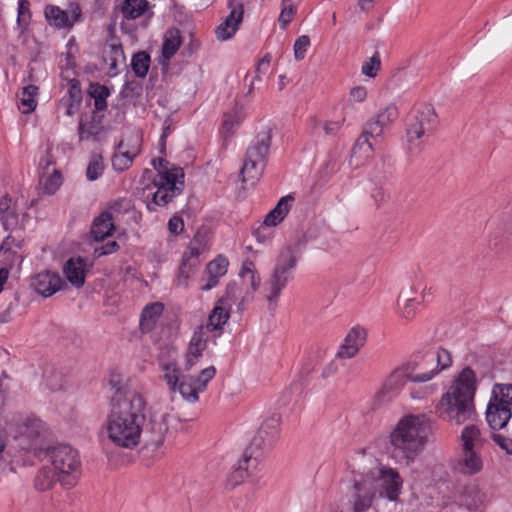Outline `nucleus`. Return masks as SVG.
<instances>
[{
  "label": "nucleus",
  "instance_id": "obj_1",
  "mask_svg": "<svg viewBox=\"0 0 512 512\" xmlns=\"http://www.w3.org/2000/svg\"><path fill=\"white\" fill-rule=\"evenodd\" d=\"M111 398L110 411L105 421L107 439L117 447L133 449L140 443L146 419V401L135 390L117 387Z\"/></svg>",
  "mask_w": 512,
  "mask_h": 512
},
{
  "label": "nucleus",
  "instance_id": "obj_44",
  "mask_svg": "<svg viewBox=\"0 0 512 512\" xmlns=\"http://www.w3.org/2000/svg\"><path fill=\"white\" fill-rule=\"evenodd\" d=\"M164 371L163 378L166 381L171 392H175L179 382V369L176 362H167L162 365Z\"/></svg>",
  "mask_w": 512,
  "mask_h": 512
},
{
  "label": "nucleus",
  "instance_id": "obj_26",
  "mask_svg": "<svg viewBox=\"0 0 512 512\" xmlns=\"http://www.w3.org/2000/svg\"><path fill=\"white\" fill-rule=\"evenodd\" d=\"M114 230L115 222L108 216V213L102 212L94 219L90 233L95 241H102L112 235Z\"/></svg>",
  "mask_w": 512,
  "mask_h": 512
},
{
  "label": "nucleus",
  "instance_id": "obj_14",
  "mask_svg": "<svg viewBox=\"0 0 512 512\" xmlns=\"http://www.w3.org/2000/svg\"><path fill=\"white\" fill-rule=\"evenodd\" d=\"M228 8L230 9L229 15L215 30L217 39L222 41L231 38L235 34L243 19L244 8L242 1L230 0Z\"/></svg>",
  "mask_w": 512,
  "mask_h": 512
},
{
  "label": "nucleus",
  "instance_id": "obj_31",
  "mask_svg": "<svg viewBox=\"0 0 512 512\" xmlns=\"http://www.w3.org/2000/svg\"><path fill=\"white\" fill-rule=\"evenodd\" d=\"M229 310L230 308H228L226 305L217 302L209 315L206 326H204L205 331L208 333L221 329L230 317Z\"/></svg>",
  "mask_w": 512,
  "mask_h": 512
},
{
  "label": "nucleus",
  "instance_id": "obj_21",
  "mask_svg": "<svg viewBox=\"0 0 512 512\" xmlns=\"http://www.w3.org/2000/svg\"><path fill=\"white\" fill-rule=\"evenodd\" d=\"M454 470L463 475H475L483 469V460L480 452L475 449L462 448V454L454 463Z\"/></svg>",
  "mask_w": 512,
  "mask_h": 512
},
{
  "label": "nucleus",
  "instance_id": "obj_11",
  "mask_svg": "<svg viewBox=\"0 0 512 512\" xmlns=\"http://www.w3.org/2000/svg\"><path fill=\"white\" fill-rule=\"evenodd\" d=\"M367 477L377 480L381 488L380 495L390 501H396L401 493L403 479L397 470L381 466L369 471Z\"/></svg>",
  "mask_w": 512,
  "mask_h": 512
},
{
  "label": "nucleus",
  "instance_id": "obj_37",
  "mask_svg": "<svg viewBox=\"0 0 512 512\" xmlns=\"http://www.w3.org/2000/svg\"><path fill=\"white\" fill-rule=\"evenodd\" d=\"M148 5L147 0H124L121 12L126 19H136L144 14Z\"/></svg>",
  "mask_w": 512,
  "mask_h": 512
},
{
  "label": "nucleus",
  "instance_id": "obj_55",
  "mask_svg": "<svg viewBox=\"0 0 512 512\" xmlns=\"http://www.w3.org/2000/svg\"><path fill=\"white\" fill-rule=\"evenodd\" d=\"M310 46V39L307 35L298 37L294 43V55L297 60L304 59L307 49Z\"/></svg>",
  "mask_w": 512,
  "mask_h": 512
},
{
  "label": "nucleus",
  "instance_id": "obj_40",
  "mask_svg": "<svg viewBox=\"0 0 512 512\" xmlns=\"http://www.w3.org/2000/svg\"><path fill=\"white\" fill-rule=\"evenodd\" d=\"M484 498L485 495L480 491L477 485L465 487L463 500L469 509H478L482 505Z\"/></svg>",
  "mask_w": 512,
  "mask_h": 512
},
{
  "label": "nucleus",
  "instance_id": "obj_4",
  "mask_svg": "<svg viewBox=\"0 0 512 512\" xmlns=\"http://www.w3.org/2000/svg\"><path fill=\"white\" fill-rule=\"evenodd\" d=\"M300 241L285 246L276 258L270 278L264 283V296L269 303V310L277 306L281 291L292 278L294 269L301 256Z\"/></svg>",
  "mask_w": 512,
  "mask_h": 512
},
{
  "label": "nucleus",
  "instance_id": "obj_12",
  "mask_svg": "<svg viewBox=\"0 0 512 512\" xmlns=\"http://www.w3.org/2000/svg\"><path fill=\"white\" fill-rule=\"evenodd\" d=\"M406 380L411 381V373L403 364L390 373L381 390L375 395V402L378 405L390 402L402 390Z\"/></svg>",
  "mask_w": 512,
  "mask_h": 512
},
{
  "label": "nucleus",
  "instance_id": "obj_47",
  "mask_svg": "<svg viewBox=\"0 0 512 512\" xmlns=\"http://www.w3.org/2000/svg\"><path fill=\"white\" fill-rule=\"evenodd\" d=\"M228 265V259L220 255L207 264L206 272L222 277L227 273Z\"/></svg>",
  "mask_w": 512,
  "mask_h": 512
},
{
  "label": "nucleus",
  "instance_id": "obj_6",
  "mask_svg": "<svg viewBox=\"0 0 512 512\" xmlns=\"http://www.w3.org/2000/svg\"><path fill=\"white\" fill-rule=\"evenodd\" d=\"M398 118V109L395 105H388L372 118L365 126L362 134L357 139L351 153L350 165L359 167L369 159L374 151L373 143L369 137H380L384 129Z\"/></svg>",
  "mask_w": 512,
  "mask_h": 512
},
{
  "label": "nucleus",
  "instance_id": "obj_25",
  "mask_svg": "<svg viewBox=\"0 0 512 512\" xmlns=\"http://www.w3.org/2000/svg\"><path fill=\"white\" fill-rule=\"evenodd\" d=\"M416 291L412 286L405 287L401 290L398 297L399 312L402 318L412 319L415 315L416 305L419 302L415 298Z\"/></svg>",
  "mask_w": 512,
  "mask_h": 512
},
{
  "label": "nucleus",
  "instance_id": "obj_34",
  "mask_svg": "<svg viewBox=\"0 0 512 512\" xmlns=\"http://www.w3.org/2000/svg\"><path fill=\"white\" fill-rule=\"evenodd\" d=\"M45 432V425L42 420L37 418L27 419L19 429L22 436L27 437L31 441H37Z\"/></svg>",
  "mask_w": 512,
  "mask_h": 512
},
{
  "label": "nucleus",
  "instance_id": "obj_42",
  "mask_svg": "<svg viewBox=\"0 0 512 512\" xmlns=\"http://www.w3.org/2000/svg\"><path fill=\"white\" fill-rule=\"evenodd\" d=\"M131 67L137 77L144 78L150 67V56L146 52H138L133 55Z\"/></svg>",
  "mask_w": 512,
  "mask_h": 512
},
{
  "label": "nucleus",
  "instance_id": "obj_61",
  "mask_svg": "<svg viewBox=\"0 0 512 512\" xmlns=\"http://www.w3.org/2000/svg\"><path fill=\"white\" fill-rule=\"evenodd\" d=\"M168 229L170 233L178 235L184 229L183 219L179 216H173L168 222Z\"/></svg>",
  "mask_w": 512,
  "mask_h": 512
},
{
  "label": "nucleus",
  "instance_id": "obj_46",
  "mask_svg": "<svg viewBox=\"0 0 512 512\" xmlns=\"http://www.w3.org/2000/svg\"><path fill=\"white\" fill-rule=\"evenodd\" d=\"M104 171V162L103 158L99 154H93L89 160L87 169H86V177L89 181L97 180Z\"/></svg>",
  "mask_w": 512,
  "mask_h": 512
},
{
  "label": "nucleus",
  "instance_id": "obj_2",
  "mask_svg": "<svg viewBox=\"0 0 512 512\" xmlns=\"http://www.w3.org/2000/svg\"><path fill=\"white\" fill-rule=\"evenodd\" d=\"M431 430V421L424 414L402 417L389 435L391 456L409 464L424 449Z\"/></svg>",
  "mask_w": 512,
  "mask_h": 512
},
{
  "label": "nucleus",
  "instance_id": "obj_58",
  "mask_svg": "<svg viewBox=\"0 0 512 512\" xmlns=\"http://www.w3.org/2000/svg\"><path fill=\"white\" fill-rule=\"evenodd\" d=\"M294 13L295 8L293 4L289 0H283V8L279 16V22L283 28L291 22Z\"/></svg>",
  "mask_w": 512,
  "mask_h": 512
},
{
  "label": "nucleus",
  "instance_id": "obj_63",
  "mask_svg": "<svg viewBox=\"0 0 512 512\" xmlns=\"http://www.w3.org/2000/svg\"><path fill=\"white\" fill-rule=\"evenodd\" d=\"M342 127L341 121H326L323 125V129L326 135L337 134Z\"/></svg>",
  "mask_w": 512,
  "mask_h": 512
},
{
  "label": "nucleus",
  "instance_id": "obj_19",
  "mask_svg": "<svg viewBox=\"0 0 512 512\" xmlns=\"http://www.w3.org/2000/svg\"><path fill=\"white\" fill-rule=\"evenodd\" d=\"M366 335V330L362 327L350 329L336 353V358L350 359L356 356L366 342Z\"/></svg>",
  "mask_w": 512,
  "mask_h": 512
},
{
  "label": "nucleus",
  "instance_id": "obj_39",
  "mask_svg": "<svg viewBox=\"0 0 512 512\" xmlns=\"http://www.w3.org/2000/svg\"><path fill=\"white\" fill-rule=\"evenodd\" d=\"M57 472L51 470L50 468H42L38 471L34 483L35 488L39 491H46L50 489L55 483Z\"/></svg>",
  "mask_w": 512,
  "mask_h": 512
},
{
  "label": "nucleus",
  "instance_id": "obj_9",
  "mask_svg": "<svg viewBox=\"0 0 512 512\" xmlns=\"http://www.w3.org/2000/svg\"><path fill=\"white\" fill-rule=\"evenodd\" d=\"M437 123V114L434 107L431 104L421 105L407 121V142L419 147L424 142V138L434 132Z\"/></svg>",
  "mask_w": 512,
  "mask_h": 512
},
{
  "label": "nucleus",
  "instance_id": "obj_15",
  "mask_svg": "<svg viewBox=\"0 0 512 512\" xmlns=\"http://www.w3.org/2000/svg\"><path fill=\"white\" fill-rule=\"evenodd\" d=\"M168 419V414H153L149 417L148 423L145 425L144 429L142 428L147 445L158 448L163 444L165 435L169 429Z\"/></svg>",
  "mask_w": 512,
  "mask_h": 512
},
{
  "label": "nucleus",
  "instance_id": "obj_60",
  "mask_svg": "<svg viewBox=\"0 0 512 512\" xmlns=\"http://www.w3.org/2000/svg\"><path fill=\"white\" fill-rule=\"evenodd\" d=\"M30 3L28 0H19L18 2V23H21L22 21L25 22L27 19L31 17L30 14Z\"/></svg>",
  "mask_w": 512,
  "mask_h": 512
},
{
  "label": "nucleus",
  "instance_id": "obj_57",
  "mask_svg": "<svg viewBox=\"0 0 512 512\" xmlns=\"http://www.w3.org/2000/svg\"><path fill=\"white\" fill-rule=\"evenodd\" d=\"M68 102L73 103H81L82 101V91L80 87V82L77 79H72L69 81L68 87Z\"/></svg>",
  "mask_w": 512,
  "mask_h": 512
},
{
  "label": "nucleus",
  "instance_id": "obj_54",
  "mask_svg": "<svg viewBox=\"0 0 512 512\" xmlns=\"http://www.w3.org/2000/svg\"><path fill=\"white\" fill-rule=\"evenodd\" d=\"M492 439L508 454H512V430H506L505 434L492 433Z\"/></svg>",
  "mask_w": 512,
  "mask_h": 512
},
{
  "label": "nucleus",
  "instance_id": "obj_62",
  "mask_svg": "<svg viewBox=\"0 0 512 512\" xmlns=\"http://www.w3.org/2000/svg\"><path fill=\"white\" fill-rule=\"evenodd\" d=\"M367 97V91L362 86H357L351 89L350 91V100L354 102H362Z\"/></svg>",
  "mask_w": 512,
  "mask_h": 512
},
{
  "label": "nucleus",
  "instance_id": "obj_18",
  "mask_svg": "<svg viewBox=\"0 0 512 512\" xmlns=\"http://www.w3.org/2000/svg\"><path fill=\"white\" fill-rule=\"evenodd\" d=\"M429 352L423 355H416L414 359L407 362L405 365L411 373V381L415 383H424L430 381L437 375V369L434 367L433 362H429Z\"/></svg>",
  "mask_w": 512,
  "mask_h": 512
},
{
  "label": "nucleus",
  "instance_id": "obj_16",
  "mask_svg": "<svg viewBox=\"0 0 512 512\" xmlns=\"http://www.w3.org/2000/svg\"><path fill=\"white\" fill-rule=\"evenodd\" d=\"M71 17L65 10H62L55 5H47L44 10V15L47 22L58 28H71L73 24L79 20L81 16V9L78 4L70 3Z\"/></svg>",
  "mask_w": 512,
  "mask_h": 512
},
{
  "label": "nucleus",
  "instance_id": "obj_41",
  "mask_svg": "<svg viewBox=\"0 0 512 512\" xmlns=\"http://www.w3.org/2000/svg\"><path fill=\"white\" fill-rule=\"evenodd\" d=\"M429 362L434 363V367L437 369V374L449 368L452 364V358L450 352L444 348H438L436 351H429Z\"/></svg>",
  "mask_w": 512,
  "mask_h": 512
},
{
  "label": "nucleus",
  "instance_id": "obj_23",
  "mask_svg": "<svg viewBox=\"0 0 512 512\" xmlns=\"http://www.w3.org/2000/svg\"><path fill=\"white\" fill-rule=\"evenodd\" d=\"M87 272V262L82 257L70 258L63 266L64 276L75 288H81L84 285Z\"/></svg>",
  "mask_w": 512,
  "mask_h": 512
},
{
  "label": "nucleus",
  "instance_id": "obj_27",
  "mask_svg": "<svg viewBox=\"0 0 512 512\" xmlns=\"http://www.w3.org/2000/svg\"><path fill=\"white\" fill-rule=\"evenodd\" d=\"M105 213H108V216L114 221H121L125 214L132 213L133 219L138 221L140 215H137V212L134 210V205L131 199L129 198H120L115 200L113 203L109 205Z\"/></svg>",
  "mask_w": 512,
  "mask_h": 512
},
{
  "label": "nucleus",
  "instance_id": "obj_13",
  "mask_svg": "<svg viewBox=\"0 0 512 512\" xmlns=\"http://www.w3.org/2000/svg\"><path fill=\"white\" fill-rule=\"evenodd\" d=\"M104 115L101 112L92 111L91 113L81 114L78 124L79 140L99 141L100 136L104 133L103 125Z\"/></svg>",
  "mask_w": 512,
  "mask_h": 512
},
{
  "label": "nucleus",
  "instance_id": "obj_7",
  "mask_svg": "<svg viewBox=\"0 0 512 512\" xmlns=\"http://www.w3.org/2000/svg\"><path fill=\"white\" fill-rule=\"evenodd\" d=\"M267 427V424L260 427L250 445L243 452L237 467L230 473L227 485L231 488L236 487L245 479L254 476L258 471L263 457L262 446H270L272 442V438H270L266 443Z\"/></svg>",
  "mask_w": 512,
  "mask_h": 512
},
{
  "label": "nucleus",
  "instance_id": "obj_3",
  "mask_svg": "<svg viewBox=\"0 0 512 512\" xmlns=\"http://www.w3.org/2000/svg\"><path fill=\"white\" fill-rule=\"evenodd\" d=\"M477 388L475 372L465 367L436 406L439 417L458 425L471 419L475 413L474 396Z\"/></svg>",
  "mask_w": 512,
  "mask_h": 512
},
{
  "label": "nucleus",
  "instance_id": "obj_51",
  "mask_svg": "<svg viewBox=\"0 0 512 512\" xmlns=\"http://www.w3.org/2000/svg\"><path fill=\"white\" fill-rule=\"evenodd\" d=\"M197 263L190 262V257L187 253H184L181 261V265L179 267V275H178V284L179 285H187V279L189 278V273L192 270V267Z\"/></svg>",
  "mask_w": 512,
  "mask_h": 512
},
{
  "label": "nucleus",
  "instance_id": "obj_35",
  "mask_svg": "<svg viewBox=\"0 0 512 512\" xmlns=\"http://www.w3.org/2000/svg\"><path fill=\"white\" fill-rule=\"evenodd\" d=\"M489 402L512 408V384H495Z\"/></svg>",
  "mask_w": 512,
  "mask_h": 512
},
{
  "label": "nucleus",
  "instance_id": "obj_30",
  "mask_svg": "<svg viewBox=\"0 0 512 512\" xmlns=\"http://www.w3.org/2000/svg\"><path fill=\"white\" fill-rule=\"evenodd\" d=\"M354 489L353 510L354 512H364L371 506L374 494L367 487L366 481L355 482Z\"/></svg>",
  "mask_w": 512,
  "mask_h": 512
},
{
  "label": "nucleus",
  "instance_id": "obj_38",
  "mask_svg": "<svg viewBox=\"0 0 512 512\" xmlns=\"http://www.w3.org/2000/svg\"><path fill=\"white\" fill-rule=\"evenodd\" d=\"M123 145H124V143H123V141H121L117 145V150L119 152H115L112 157L113 168L116 171H120V172L128 169L131 166L134 157L136 156V152L121 151V149L123 148Z\"/></svg>",
  "mask_w": 512,
  "mask_h": 512
},
{
  "label": "nucleus",
  "instance_id": "obj_53",
  "mask_svg": "<svg viewBox=\"0 0 512 512\" xmlns=\"http://www.w3.org/2000/svg\"><path fill=\"white\" fill-rule=\"evenodd\" d=\"M109 61H110L109 65H110L111 70L117 69V64L119 61H121V62L125 61L124 51L120 44H111L110 45Z\"/></svg>",
  "mask_w": 512,
  "mask_h": 512
},
{
  "label": "nucleus",
  "instance_id": "obj_24",
  "mask_svg": "<svg viewBox=\"0 0 512 512\" xmlns=\"http://www.w3.org/2000/svg\"><path fill=\"white\" fill-rule=\"evenodd\" d=\"M512 408L489 402L486 408V421L492 430H508L512 418Z\"/></svg>",
  "mask_w": 512,
  "mask_h": 512
},
{
  "label": "nucleus",
  "instance_id": "obj_32",
  "mask_svg": "<svg viewBox=\"0 0 512 512\" xmlns=\"http://www.w3.org/2000/svg\"><path fill=\"white\" fill-rule=\"evenodd\" d=\"M88 95L94 99V111L102 112L107 108V98L110 90L105 85L90 83Z\"/></svg>",
  "mask_w": 512,
  "mask_h": 512
},
{
  "label": "nucleus",
  "instance_id": "obj_20",
  "mask_svg": "<svg viewBox=\"0 0 512 512\" xmlns=\"http://www.w3.org/2000/svg\"><path fill=\"white\" fill-rule=\"evenodd\" d=\"M208 334L204 326H199L193 333L185 355L184 369L189 371L198 362L207 347Z\"/></svg>",
  "mask_w": 512,
  "mask_h": 512
},
{
  "label": "nucleus",
  "instance_id": "obj_52",
  "mask_svg": "<svg viewBox=\"0 0 512 512\" xmlns=\"http://www.w3.org/2000/svg\"><path fill=\"white\" fill-rule=\"evenodd\" d=\"M381 61L378 53H375L368 61L362 65L361 71L368 77H375L380 69Z\"/></svg>",
  "mask_w": 512,
  "mask_h": 512
},
{
  "label": "nucleus",
  "instance_id": "obj_5",
  "mask_svg": "<svg viewBox=\"0 0 512 512\" xmlns=\"http://www.w3.org/2000/svg\"><path fill=\"white\" fill-rule=\"evenodd\" d=\"M271 140L272 128L265 126L251 141L240 171V178L243 183L254 186L260 180L267 164Z\"/></svg>",
  "mask_w": 512,
  "mask_h": 512
},
{
  "label": "nucleus",
  "instance_id": "obj_36",
  "mask_svg": "<svg viewBox=\"0 0 512 512\" xmlns=\"http://www.w3.org/2000/svg\"><path fill=\"white\" fill-rule=\"evenodd\" d=\"M177 390L184 399L190 402H196L199 398L198 394L202 392V390H198V385L192 376H183L179 379Z\"/></svg>",
  "mask_w": 512,
  "mask_h": 512
},
{
  "label": "nucleus",
  "instance_id": "obj_28",
  "mask_svg": "<svg viewBox=\"0 0 512 512\" xmlns=\"http://www.w3.org/2000/svg\"><path fill=\"white\" fill-rule=\"evenodd\" d=\"M462 448L467 450L475 449L480 450L483 446L485 439L482 436L481 430L477 425L471 424L464 427L461 433Z\"/></svg>",
  "mask_w": 512,
  "mask_h": 512
},
{
  "label": "nucleus",
  "instance_id": "obj_45",
  "mask_svg": "<svg viewBox=\"0 0 512 512\" xmlns=\"http://www.w3.org/2000/svg\"><path fill=\"white\" fill-rule=\"evenodd\" d=\"M242 120L238 109L225 113L222 122V132L225 136H231Z\"/></svg>",
  "mask_w": 512,
  "mask_h": 512
},
{
  "label": "nucleus",
  "instance_id": "obj_17",
  "mask_svg": "<svg viewBox=\"0 0 512 512\" xmlns=\"http://www.w3.org/2000/svg\"><path fill=\"white\" fill-rule=\"evenodd\" d=\"M31 286L40 295L49 297L66 286V283L57 272L45 270L32 278Z\"/></svg>",
  "mask_w": 512,
  "mask_h": 512
},
{
  "label": "nucleus",
  "instance_id": "obj_64",
  "mask_svg": "<svg viewBox=\"0 0 512 512\" xmlns=\"http://www.w3.org/2000/svg\"><path fill=\"white\" fill-rule=\"evenodd\" d=\"M119 249V244L116 241H109L99 249H96V252L99 251V255H108L116 252Z\"/></svg>",
  "mask_w": 512,
  "mask_h": 512
},
{
  "label": "nucleus",
  "instance_id": "obj_8",
  "mask_svg": "<svg viewBox=\"0 0 512 512\" xmlns=\"http://www.w3.org/2000/svg\"><path fill=\"white\" fill-rule=\"evenodd\" d=\"M46 456L57 472V479L66 489L74 487L81 475V462L77 450L70 445L59 444L49 447Z\"/></svg>",
  "mask_w": 512,
  "mask_h": 512
},
{
  "label": "nucleus",
  "instance_id": "obj_29",
  "mask_svg": "<svg viewBox=\"0 0 512 512\" xmlns=\"http://www.w3.org/2000/svg\"><path fill=\"white\" fill-rule=\"evenodd\" d=\"M163 312V305L155 302L147 305L141 314L140 329L143 333L150 332L156 325L157 319Z\"/></svg>",
  "mask_w": 512,
  "mask_h": 512
},
{
  "label": "nucleus",
  "instance_id": "obj_50",
  "mask_svg": "<svg viewBox=\"0 0 512 512\" xmlns=\"http://www.w3.org/2000/svg\"><path fill=\"white\" fill-rule=\"evenodd\" d=\"M489 248L501 254L510 248V241L504 234H497L489 241Z\"/></svg>",
  "mask_w": 512,
  "mask_h": 512
},
{
  "label": "nucleus",
  "instance_id": "obj_49",
  "mask_svg": "<svg viewBox=\"0 0 512 512\" xmlns=\"http://www.w3.org/2000/svg\"><path fill=\"white\" fill-rule=\"evenodd\" d=\"M254 264L252 261H246L243 263L240 276L243 279H249L252 289L255 291L259 288L260 280L256 277V272L253 269Z\"/></svg>",
  "mask_w": 512,
  "mask_h": 512
},
{
  "label": "nucleus",
  "instance_id": "obj_22",
  "mask_svg": "<svg viewBox=\"0 0 512 512\" xmlns=\"http://www.w3.org/2000/svg\"><path fill=\"white\" fill-rule=\"evenodd\" d=\"M294 201V197L292 195H287L282 197L277 205L271 210L265 217L263 224L260 225L254 232L258 238L262 231L267 230L270 227H274L280 222L284 220L287 213L290 210L292 202Z\"/></svg>",
  "mask_w": 512,
  "mask_h": 512
},
{
  "label": "nucleus",
  "instance_id": "obj_43",
  "mask_svg": "<svg viewBox=\"0 0 512 512\" xmlns=\"http://www.w3.org/2000/svg\"><path fill=\"white\" fill-rule=\"evenodd\" d=\"M40 184L47 195H53L62 184L61 173L56 169L48 176H45V173H43L40 176Z\"/></svg>",
  "mask_w": 512,
  "mask_h": 512
},
{
  "label": "nucleus",
  "instance_id": "obj_48",
  "mask_svg": "<svg viewBox=\"0 0 512 512\" xmlns=\"http://www.w3.org/2000/svg\"><path fill=\"white\" fill-rule=\"evenodd\" d=\"M240 297L241 290L235 282H231L227 285L224 296H222L218 302L231 308V304L236 303Z\"/></svg>",
  "mask_w": 512,
  "mask_h": 512
},
{
  "label": "nucleus",
  "instance_id": "obj_10",
  "mask_svg": "<svg viewBox=\"0 0 512 512\" xmlns=\"http://www.w3.org/2000/svg\"><path fill=\"white\" fill-rule=\"evenodd\" d=\"M184 172L182 168L174 167L172 171H166L154 179L157 191L153 193L152 204L156 206H166L174 197L181 193L183 189Z\"/></svg>",
  "mask_w": 512,
  "mask_h": 512
},
{
  "label": "nucleus",
  "instance_id": "obj_56",
  "mask_svg": "<svg viewBox=\"0 0 512 512\" xmlns=\"http://www.w3.org/2000/svg\"><path fill=\"white\" fill-rule=\"evenodd\" d=\"M216 369L214 366H209L203 369L200 374L194 378L196 381V385H198V390H202V392L206 389L207 383L215 376Z\"/></svg>",
  "mask_w": 512,
  "mask_h": 512
},
{
  "label": "nucleus",
  "instance_id": "obj_33",
  "mask_svg": "<svg viewBox=\"0 0 512 512\" xmlns=\"http://www.w3.org/2000/svg\"><path fill=\"white\" fill-rule=\"evenodd\" d=\"M181 45V35L178 29H169L165 32L162 45V55L165 59H171Z\"/></svg>",
  "mask_w": 512,
  "mask_h": 512
},
{
  "label": "nucleus",
  "instance_id": "obj_59",
  "mask_svg": "<svg viewBox=\"0 0 512 512\" xmlns=\"http://www.w3.org/2000/svg\"><path fill=\"white\" fill-rule=\"evenodd\" d=\"M11 198L8 196H4L0 198V220L6 224L9 220V217L13 215V212L10 209Z\"/></svg>",
  "mask_w": 512,
  "mask_h": 512
}]
</instances>
